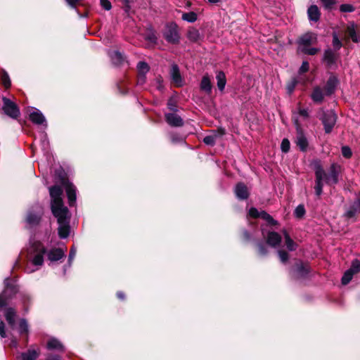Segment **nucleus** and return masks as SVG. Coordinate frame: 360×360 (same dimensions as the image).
I'll use <instances>...</instances> for the list:
<instances>
[{
	"label": "nucleus",
	"instance_id": "18",
	"mask_svg": "<svg viewBox=\"0 0 360 360\" xmlns=\"http://www.w3.org/2000/svg\"><path fill=\"white\" fill-rule=\"evenodd\" d=\"M170 76L172 82L176 86H181L183 84V80L180 75L179 69L176 65H172L170 70Z\"/></svg>",
	"mask_w": 360,
	"mask_h": 360
},
{
	"label": "nucleus",
	"instance_id": "12",
	"mask_svg": "<svg viewBox=\"0 0 360 360\" xmlns=\"http://www.w3.org/2000/svg\"><path fill=\"white\" fill-rule=\"evenodd\" d=\"M65 250L60 248L50 249L47 253L48 259L51 262H56L65 257Z\"/></svg>",
	"mask_w": 360,
	"mask_h": 360
},
{
	"label": "nucleus",
	"instance_id": "56",
	"mask_svg": "<svg viewBox=\"0 0 360 360\" xmlns=\"http://www.w3.org/2000/svg\"><path fill=\"white\" fill-rule=\"evenodd\" d=\"M299 114L304 117H308L309 116V114H308V110L307 109H304V108H300L299 109Z\"/></svg>",
	"mask_w": 360,
	"mask_h": 360
},
{
	"label": "nucleus",
	"instance_id": "63",
	"mask_svg": "<svg viewBox=\"0 0 360 360\" xmlns=\"http://www.w3.org/2000/svg\"><path fill=\"white\" fill-rule=\"evenodd\" d=\"M122 2L125 4L126 6L129 7V3L131 1V0H122Z\"/></svg>",
	"mask_w": 360,
	"mask_h": 360
},
{
	"label": "nucleus",
	"instance_id": "50",
	"mask_svg": "<svg viewBox=\"0 0 360 360\" xmlns=\"http://www.w3.org/2000/svg\"><path fill=\"white\" fill-rule=\"evenodd\" d=\"M76 248L75 246H72L70 249V254H69V258H68V262L70 265L71 264L72 262L73 261L75 255H76Z\"/></svg>",
	"mask_w": 360,
	"mask_h": 360
},
{
	"label": "nucleus",
	"instance_id": "17",
	"mask_svg": "<svg viewBox=\"0 0 360 360\" xmlns=\"http://www.w3.org/2000/svg\"><path fill=\"white\" fill-rule=\"evenodd\" d=\"M167 122L172 127H181L184 122L182 119L175 112H169L165 114Z\"/></svg>",
	"mask_w": 360,
	"mask_h": 360
},
{
	"label": "nucleus",
	"instance_id": "43",
	"mask_svg": "<svg viewBox=\"0 0 360 360\" xmlns=\"http://www.w3.org/2000/svg\"><path fill=\"white\" fill-rule=\"evenodd\" d=\"M340 10L343 13H350L354 11V8L351 4H345L340 6Z\"/></svg>",
	"mask_w": 360,
	"mask_h": 360
},
{
	"label": "nucleus",
	"instance_id": "59",
	"mask_svg": "<svg viewBox=\"0 0 360 360\" xmlns=\"http://www.w3.org/2000/svg\"><path fill=\"white\" fill-rule=\"evenodd\" d=\"M167 105H168V108L169 110H172V111H174L176 110V105L175 104L173 103L172 100H169L167 103Z\"/></svg>",
	"mask_w": 360,
	"mask_h": 360
},
{
	"label": "nucleus",
	"instance_id": "58",
	"mask_svg": "<svg viewBox=\"0 0 360 360\" xmlns=\"http://www.w3.org/2000/svg\"><path fill=\"white\" fill-rule=\"evenodd\" d=\"M46 360H60V356L56 354H49Z\"/></svg>",
	"mask_w": 360,
	"mask_h": 360
},
{
	"label": "nucleus",
	"instance_id": "48",
	"mask_svg": "<svg viewBox=\"0 0 360 360\" xmlns=\"http://www.w3.org/2000/svg\"><path fill=\"white\" fill-rule=\"evenodd\" d=\"M359 211L360 210L353 205V206L347 212L346 215L347 217L351 218L353 217L356 213Z\"/></svg>",
	"mask_w": 360,
	"mask_h": 360
},
{
	"label": "nucleus",
	"instance_id": "26",
	"mask_svg": "<svg viewBox=\"0 0 360 360\" xmlns=\"http://www.w3.org/2000/svg\"><path fill=\"white\" fill-rule=\"evenodd\" d=\"M47 348L49 349H56L58 351H63L64 347L61 342L56 339V338H51L47 342Z\"/></svg>",
	"mask_w": 360,
	"mask_h": 360
},
{
	"label": "nucleus",
	"instance_id": "44",
	"mask_svg": "<svg viewBox=\"0 0 360 360\" xmlns=\"http://www.w3.org/2000/svg\"><path fill=\"white\" fill-rule=\"evenodd\" d=\"M290 141L287 139H283L281 145V148L283 152L287 153L290 150Z\"/></svg>",
	"mask_w": 360,
	"mask_h": 360
},
{
	"label": "nucleus",
	"instance_id": "15",
	"mask_svg": "<svg viewBox=\"0 0 360 360\" xmlns=\"http://www.w3.org/2000/svg\"><path fill=\"white\" fill-rule=\"evenodd\" d=\"M296 143L302 151L307 148V139L299 126L297 127Z\"/></svg>",
	"mask_w": 360,
	"mask_h": 360
},
{
	"label": "nucleus",
	"instance_id": "10",
	"mask_svg": "<svg viewBox=\"0 0 360 360\" xmlns=\"http://www.w3.org/2000/svg\"><path fill=\"white\" fill-rule=\"evenodd\" d=\"M249 216L252 218H262L266 220L271 225H276L277 222L266 212L259 211L255 207H252L249 210Z\"/></svg>",
	"mask_w": 360,
	"mask_h": 360
},
{
	"label": "nucleus",
	"instance_id": "3",
	"mask_svg": "<svg viewBox=\"0 0 360 360\" xmlns=\"http://www.w3.org/2000/svg\"><path fill=\"white\" fill-rule=\"evenodd\" d=\"M46 252V248L40 241L36 240L34 238L30 239V245L27 248V258L31 264L36 266V268L27 266L25 271L30 274L37 271L39 266H42L44 256Z\"/></svg>",
	"mask_w": 360,
	"mask_h": 360
},
{
	"label": "nucleus",
	"instance_id": "51",
	"mask_svg": "<svg viewBox=\"0 0 360 360\" xmlns=\"http://www.w3.org/2000/svg\"><path fill=\"white\" fill-rule=\"evenodd\" d=\"M101 6L106 11L111 9V3L108 0H100Z\"/></svg>",
	"mask_w": 360,
	"mask_h": 360
},
{
	"label": "nucleus",
	"instance_id": "61",
	"mask_svg": "<svg viewBox=\"0 0 360 360\" xmlns=\"http://www.w3.org/2000/svg\"><path fill=\"white\" fill-rule=\"evenodd\" d=\"M147 39H148L150 41H151V42H153V43H155L156 39H157V38H156V37L155 36V34H149V35L148 36Z\"/></svg>",
	"mask_w": 360,
	"mask_h": 360
},
{
	"label": "nucleus",
	"instance_id": "9",
	"mask_svg": "<svg viewBox=\"0 0 360 360\" xmlns=\"http://www.w3.org/2000/svg\"><path fill=\"white\" fill-rule=\"evenodd\" d=\"M43 211L42 207L39 205H35L27 213L26 221L31 226L36 225L39 223Z\"/></svg>",
	"mask_w": 360,
	"mask_h": 360
},
{
	"label": "nucleus",
	"instance_id": "54",
	"mask_svg": "<svg viewBox=\"0 0 360 360\" xmlns=\"http://www.w3.org/2000/svg\"><path fill=\"white\" fill-rule=\"evenodd\" d=\"M41 146H42V149L44 150H46L48 149L49 148V142L46 139V134H44L43 135V137H42V139H41Z\"/></svg>",
	"mask_w": 360,
	"mask_h": 360
},
{
	"label": "nucleus",
	"instance_id": "49",
	"mask_svg": "<svg viewBox=\"0 0 360 360\" xmlns=\"http://www.w3.org/2000/svg\"><path fill=\"white\" fill-rule=\"evenodd\" d=\"M171 140L173 143L184 142L185 137L182 136H177L176 134H171Z\"/></svg>",
	"mask_w": 360,
	"mask_h": 360
},
{
	"label": "nucleus",
	"instance_id": "6",
	"mask_svg": "<svg viewBox=\"0 0 360 360\" xmlns=\"http://www.w3.org/2000/svg\"><path fill=\"white\" fill-rule=\"evenodd\" d=\"M163 36L169 43L178 44L179 42L180 36L177 25L174 22L167 24L165 26Z\"/></svg>",
	"mask_w": 360,
	"mask_h": 360
},
{
	"label": "nucleus",
	"instance_id": "14",
	"mask_svg": "<svg viewBox=\"0 0 360 360\" xmlns=\"http://www.w3.org/2000/svg\"><path fill=\"white\" fill-rule=\"evenodd\" d=\"M70 206L75 205L76 202V188L72 184L64 183Z\"/></svg>",
	"mask_w": 360,
	"mask_h": 360
},
{
	"label": "nucleus",
	"instance_id": "21",
	"mask_svg": "<svg viewBox=\"0 0 360 360\" xmlns=\"http://www.w3.org/2000/svg\"><path fill=\"white\" fill-rule=\"evenodd\" d=\"M235 193L237 198L241 200L247 199L249 195L248 188L243 183H239L236 185L235 188Z\"/></svg>",
	"mask_w": 360,
	"mask_h": 360
},
{
	"label": "nucleus",
	"instance_id": "7",
	"mask_svg": "<svg viewBox=\"0 0 360 360\" xmlns=\"http://www.w3.org/2000/svg\"><path fill=\"white\" fill-rule=\"evenodd\" d=\"M320 119L324 126L325 132L327 134L330 133L336 123V114L332 110H328L324 112L323 116Z\"/></svg>",
	"mask_w": 360,
	"mask_h": 360
},
{
	"label": "nucleus",
	"instance_id": "38",
	"mask_svg": "<svg viewBox=\"0 0 360 360\" xmlns=\"http://www.w3.org/2000/svg\"><path fill=\"white\" fill-rule=\"evenodd\" d=\"M1 82H2L3 85L6 89L9 88L11 85V82L9 76L6 72H4L1 75Z\"/></svg>",
	"mask_w": 360,
	"mask_h": 360
},
{
	"label": "nucleus",
	"instance_id": "46",
	"mask_svg": "<svg viewBox=\"0 0 360 360\" xmlns=\"http://www.w3.org/2000/svg\"><path fill=\"white\" fill-rule=\"evenodd\" d=\"M155 86L160 91L163 89V79L161 76H158L155 78Z\"/></svg>",
	"mask_w": 360,
	"mask_h": 360
},
{
	"label": "nucleus",
	"instance_id": "28",
	"mask_svg": "<svg viewBox=\"0 0 360 360\" xmlns=\"http://www.w3.org/2000/svg\"><path fill=\"white\" fill-rule=\"evenodd\" d=\"M311 98L315 103L322 102L323 99V93L321 89L319 86L315 87L311 95Z\"/></svg>",
	"mask_w": 360,
	"mask_h": 360
},
{
	"label": "nucleus",
	"instance_id": "33",
	"mask_svg": "<svg viewBox=\"0 0 360 360\" xmlns=\"http://www.w3.org/2000/svg\"><path fill=\"white\" fill-rule=\"evenodd\" d=\"M181 18L188 22H194L197 20V14L195 12L184 13Z\"/></svg>",
	"mask_w": 360,
	"mask_h": 360
},
{
	"label": "nucleus",
	"instance_id": "29",
	"mask_svg": "<svg viewBox=\"0 0 360 360\" xmlns=\"http://www.w3.org/2000/svg\"><path fill=\"white\" fill-rule=\"evenodd\" d=\"M336 60V55L334 51L330 49H328L324 53V60L328 63V65H332L335 63Z\"/></svg>",
	"mask_w": 360,
	"mask_h": 360
},
{
	"label": "nucleus",
	"instance_id": "13",
	"mask_svg": "<svg viewBox=\"0 0 360 360\" xmlns=\"http://www.w3.org/2000/svg\"><path fill=\"white\" fill-rule=\"evenodd\" d=\"M263 235H264V233ZM264 236L266 238L268 245L273 248L279 247L282 240V238L279 233L275 231H269L266 236Z\"/></svg>",
	"mask_w": 360,
	"mask_h": 360
},
{
	"label": "nucleus",
	"instance_id": "25",
	"mask_svg": "<svg viewBox=\"0 0 360 360\" xmlns=\"http://www.w3.org/2000/svg\"><path fill=\"white\" fill-rule=\"evenodd\" d=\"M309 19L311 21L317 22L320 18L319 8L316 5L311 6L307 11Z\"/></svg>",
	"mask_w": 360,
	"mask_h": 360
},
{
	"label": "nucleus",
	"instance_id": "35",
	"mask_svg": "<svg viewBox=\"0 0 360 360\" xmlns=\"http://www.w3.org/2000/svg\"><path fill=\"white\" fill-rule=\"evenodd\" d=\"M285 245L287 248L290 251L295 250L296 249V244L294 241L290 238V236L285 233Z\"/></svg>",
	"mask_w": 360,
	"mask_h": 360
},
{
	"label": "nucleus",
	"instance_id": "30",
	"mask_svg": "<svg viewBox=\"0 0 360 360\" xmlns=\"http://www.w3.org/2000/svg\"><path fill=\"white\" fill-rule=\"evenodd\" d=\"M110 57L112 61V63L115 65H120L121 64L124 60V57L122 54L117 51H113L109 53Z\"/></svg>",
	"mask_w": 360,
	"mask_h": 360
},
{
	"label": "nucleus",
	"instance_id": "19",
	"mask_svg": "<svg viewBox=\"0 0 360 360\" xmlns=\"http://www.w3.org/2000/svg\"><path fill=\"white\" fill-rule=\"evenodd\" d=\"M30 119L36 124H43L45 123L46 126V119L44 115L37 109H34L33 111L30 113Z\"/></svg>",
	"mask_w": 360,
	"mask_h": 360
},
{
	"label": "nucleus",
	"instance_id": "27",
	"mask_svg": "<svg viewBox=\"0 0 360 360\" xmlns=\"http://www.w3.org/2000/svg\"><path fill=\"white\" fill-rule=\"evenodd\" d=\"M216 79L217 82L218 89H219V91H223L226 84L225 74L221 71L218 72L216 75Z\"/></svg>",
	"mask_w": 360,
	"mask_h": 360
},
{
	"label": "nucleus",
	"instance_id": "8",
	"mask_svg": "<svg viewBox=\"0 0 360 360\" xmlns=\"http://www.w3.org/2000/svg\"><path fill=\"white\" fill-rule=\"evenodd\" d=\"M3 110L6 115L13 119H16L20 115V110L18 105L10 99L3 98Z\"/></svg>",
	"mask_w": 360,
	"mask_h": 360
},
{
	"label": "nucleus",
	"instance_id": "34",
	"mask_svg": "<svg viewBox=\"0 0 360 360\" xmlns=\"http://www.w3.org/2000/svg\"><path fill=\"white\" fill-rule=\"evenodd\" d=\"M347 32H348L349 37L352 39V40L354 42L359 41V35L357 34L354 25L349 26L347 27Z\"/></svg>",
	"mask_w": 360,
	"mask_h": 360
},
{
	"label": "nucleus",
	"instance_id": "55",
	"mask_svg": "<svg viewBox=\"0 0 360 360\" xmlns=\"http://www.w3.org/2000/svg\"><path fill=\"white\" fill-rule=\"evenodd\" d=\"M259 253L261 255H265L267 253V248L263 244H259Z\"/></svg>",
	"mask_w": 360,
	"mask_h": 360
},
{
	"label": "nucleus",
	"instance_id": "5",
	"mask_svg": "<svg viewBox=\"0 0 360 360\" xmlns=\"http://www.w3.org/2000/svg\"><path fill=\"white\" fill-rule=\"evenodd\" d=\"M5 317L8 323L10 331L9 333L12 336V340L10 345L13 347H16L18 345V341L16 338L14 337L12 331H14L16 328V311L13 308L9 307L6 309L5 310Z\"/></svg>",
	"mask_w": 360,
	"mask_h": 360
},
{
	"label": "nucleus",
	"instance_id": "16",
	"mask_svg": "<svg viewBox=\"0 0 360 360\" xmlns=\"http://www.w3.org/2000/svg\"><path fill=\"white\" fill-rule=\"evenodd\" d=\"M316 40V34L313 33H307L302 35L299 39V49L301 47L309 46V45L314 43Z\"/></svg>",
	"mask_w": 360,
	"mask_h": 360
},
{
	"label": "nucleus",
	"instance_id": "32",
	"mask_svg": "<svg viewBox=\"0 0 360 360\" xmlns=\"http://www.w3.org/2000/svg\"><path fill=\"white\" fill-rule=\"evenodd\" d=\"M18 331L20 335H27L28 333V324L25 319H21L19 322Z\"/></svg>",
	"mask_w": 360,
	"mask_h": 360
},
{
	"label": "nucleus",
	"instance_id": "11",
	"mask_svg": "<svg viewBox=\"0 0 360 360\" xmlns=\"http://www.w3.org/2000/svg\"><path fill=\"white\" fill-rule=\"evenodd\" d=\"M150 70L149 65L143 61H140L137 64L138 70V84L143 85L146 82V74Z\"/></svg>",
	"mask_w": 360,
	"mask_h": 360
},
{
	"label": "nucleus",
	"instance_id": "1",
	"mask_svg": "<svg viewBox=\"0 0 360 360\" xmlns=\"http://www.w3.org/2000/svg\"><path fill=\"white\" fill-rule=\"evenodd\" d=\"M51 198V210L58 223V235L61 238H65L70 233V214L68 209L64 206L62 194L63 190L58 186H53L49 188Z\"/></svg>",
	"mask_w": 360,
	"mask_h": 360
},
{
	"label": "nucleus",
	"instance_id": "22",
	"mask_svg": "<svg viewBox=\"0 0 360 360\" xmlns=\"http://www.w3.org/2000/svg\"><path fill=\"white\" fill-rule=\"evenodd\" d=\"M225 134L224 132V129H219L217 131H214L213 132L212 134L210 135H208V136H206L204 139H203V142L207 144V145H209V146H213L214 145L217 139L224 135Z\"/></svg>",
	"mask_w": 360,
	"mask_h": 360
},
{
	"label": "nucleus",
	"instance_id": "57",
	"mask_svg": "<svg viewBox=\"0 0 360 360\" xmlns=\"http://www.w3.org/2000/svg\"><path fill=\"white\" fill-rule=\"evenodd\" d=\"M68 3V4L71 6L72 8H75L76 7V5L80 1V0H65Z\"/></svg>",
	"mask_w": 360,
	"mask_h": 360
},
{
	"label": "nucleus",
	"instance_id": "39",
	"mask_svg": "<svg viewBox=\"0 0 360 360\" xmlns=\"http://www.w3.org/2000/svg\"><path fill=\"white\" fill-rule=\"evenodd\" d=\"M300 51L305 54L314 56L319 51V49L316 48H310L309 46H306L301 47Z\"/></svg>",
	"mask_w": 360,
	"mask_h": 360
},
{
	"label": "nucleus",
	"instance_id": "36",
	"mask_svg": "<svg viewBox=\"0 0 360 360\" xmlns=\"http://www.w3.org/2000/svg\"><path fill=\"white\" fill-rule=\"evenodd\" d=\"M349 270L354 274L360 272V261H359L358 259H354V261H352V265Z\"/></svg>",
	"mask_w": 360,
	"mask_h": 360
},
{
	"label": "nucleus",
	"instance_id": "52",
	"mask_svg": "<svg viewBox=\"0 0 360 360\" xmlns=\"http://www.w3.org/2000/svg\"><path fill=\"white\" fill-rule=\"evenodd\" d=\"M309 64L307 61H304L300 68L299 72L300 74L304 73L309 70Z\"/></svg>",
	"mask_w": 360,
	"mask_h": 360
},
{
	"label": "nucleus",
	"instance_id": "24",
	"mask_svg": "<svg viewBox=\"0 0 360 360\" xmlns=\"http://www.w3.org/2000/svg\"><path fill=\"white\" fill-rule=\"evenodd\" d=\"M39 356V352L35 349H29L18 356V360H36Z\"/></svg>",
	"mask_w": 360,
	"mask_h": 360
},
{
	"label": "nucleus",
	"instance_id": "37",
	"mask_svg": "<svg viewBox=\"0 0 360 360\" xmlns=\"http://www.w3.org/2000/svg\"><path fill=\"white\" fill-rule=\"evenodd\" d=\"M354 275V274L352 273L349 269L347 270L342 278V283L343 285L348 284L352 279Z\"/></svg>",
	"mask_w": 360,
	"mask_h": 360
},
{
	"label": "nucleus",
	"instance_id": "20",
	"mask_svg": "<svg viewBox=\"0 0 360 360\" xmlns=\"http://www.w3.org/2000/svg\"><path fill=\"white\" fill-rule=\"evenodd\" d=\"M338 82V79L335 75H330L325 86L326 94H332L335 91Z\"/></svg>",
	"mask_w": 360,
	"mask_h": 360
},
{
	"label": "nucleus",
	"instance_id": "60",
	"mask_svg": "<svg viewBox=\"0 0 360 360\" xmlns=\"http://www.w3.org/2000/svg\"><path fill=\"white\" fill-rule=\"evenodd\" d=\"M354 205L360 210V192L357 195L356 200L354 202Z\"/></svg>",
	"mask_w": 360,
	"mask_h": 360
},
{
	"label": "nucleus",
	"instance_id": "45",
	"mask_svg": "<svg viewBox=\"0 0 360 360\" xmlns=\"http://www.w3.org/2000/svg\"><path fill=\"white\" fill-rule=\"evenodd\" d=\"M342 155L345 158H350L352 155L350 148L348 146H342Z\"/></svg>",
	"mask_w": 360,
	"mask_h": 360
},
{
	"label": "nucleus",
	"instance_id": "40",
	"mask_svg": "<svg viewBox=\"0 0 360 360\" xmlns=\"http://www.w3.org/2000/svg\"><path fill=\"white\" fill-rule=\"evenodd\" d=\"M297 271L299 276H304L308 273V269L304 266L302 263L298 264L297 266Z\"/></svg>",
	"mask_w": 360,
	"mask_h": 360
},
{
	"label": "nucleus",
	"instance_id": "23",
	"mask_svg": "<svg viewBox=\"0 0 360 360\" xmlns=\"http://www.w3.org/2000/svg\"><path fill=\"white\" fill-rule=\"evenodd\" d=\"M212 84L211 83V80L210 77L207 75H205L200 82V90L206 93L207 94H210L212 92Z\"/></svg>",
	"mask_w": 360,
	"mask_h": 360
},
{
	"label": "nucleus",
	"instance_id": "31",
	"mask_svg": "<svg viewBox=\"0 0 360 360\" xmlns=\"http://www.w3.org/2000/svg\"><path fill=\"white\" fill-rule=\"evenodd\" d=\"M187 37L192 41H197L200 38L199 31L195 28H191L187 33Z\"/></svg>",
	"mask_w": 360,
	"mask_h": 360
},
{
	"label": "nucleus",
	"instance_id": "64",
	"mask_svg": "<svg viewBox=\"0 0 360 360\" xmlns=\"http://www.w3.org/2000/svg\"><path fill=\"white\" fill-rule=\"evenodd\" d=\"M221 0H208V1L211 4H217Z\"/></svg>",
	"mask_w": 360,
	"mask_h": 360
},
{
	"label": "nucleus",
	"instance_id": "2",
	"mask_svg": "<svg viewBox=\"0 0 360 360\" xmlns=\"http://www.w3.org/2000/svg\"><path fill=\"white\" fill-rule=\"evenodd\" d=\"M315 170V186L316 195L320 196L322 193L323 184L335 185L338 182V175L340 172V167L333 163L330 165L328 173H326L319 162L314 165Z\"/></svg>",
	"mask_w": 360,
	"mask_h": 360
},
{
	"label": "nucleus",
	"instance_id": "62",
	"mask_svg": "<svg viewBox=\"0 0 360 360\" xmlns=\"http://www.w3.org/2000/svg\"><path fill=\"white\" fill-rule=\"evenodd\" d=\"M117 296L120 300H124L125 297L124 294L122 292H118L117 293Z\"/></svg>",
	"mask_w": 360,
	"mask_h": 360
},
{
	"label": "nucleus",
	"instance_id": "41",
	"mask_svg": "<svg viewBox=\"0 0 360 360\" xmlns=\"http://www.w3.org/2000/svg\"><path fill=\"white\" fill-rule=\"evenodd\" d=\"M305 214L304 207L302 205H298L295 210V215L297 218L302 217Z\"/></svg>",
	"mask_w": 360,
	"mask_h": 360
},
{
	"label": "nucleus",
	"instance_id": "53",
	"mask_svg": "<svg viewBox=\"0 0 360 360\" xmlns=\"http://www.w3.org/2000/svg\"><path fill=\"white\" fill-rule=\"evenodd\" d=\"M333 44L335 49H339L341 47L342 44L337 35L333 36Z\"/></svg>",
	"mask_w": 360,
	"mask_h": 360
},
{
	"label": "nucleus",
	"instance_id": "47",
	"mask_svg": "<svg viewBox=\"0 0 360 360\" xmlns=\"http://www.w3.org/2000/svg\"><path fill=\"white\" fill-rule=\"evenodd\" d=\"M278 254L282 263H285L288 259V254L283 250H278Z\"/></svg>",
	"mask_w": 360,
	"mask_h": 360
},
{
	"label": "nucleus",
	"instance_id": "4",
	"mask_svg": "<svg viewBox=\"0 0 360 360\" xmlns=\"http://www.w3.org/2000/svg\"><path fill=\"white\" fill-rule=\"evenodd\" d=\"M8 282L9 278H6L4 281L5 289L0 295V311H1L3 308L7 306L9 300L17 292L15 286L13 285H10ZM4 326V323L0 316V336L2 338L6 337Z\"/></svg>",
	"mask_w": 360,
	"mask_h": 360
},
{
	"label": "nucleus",
	"instance_id": "42",
	"mask_svg": "<svg viewBox=\"0 0 360 360\" xmlns=\"http://www.w3.org/2000/svg\"><path fill=\"white\" fill-rule=\"evenodd\" d=\"M326 9L331 10L336 4L335 0H321Z\"/></svg>",
	"mask_w": 360,
	"mask_h": 360
}]
</instances>
